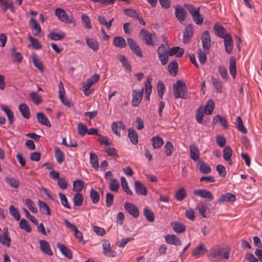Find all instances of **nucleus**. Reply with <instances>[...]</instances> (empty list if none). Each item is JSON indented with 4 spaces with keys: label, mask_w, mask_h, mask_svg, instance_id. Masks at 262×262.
Returning a JSON list of instances; mask_svg holds the SVG:
<instances>
[{
    "label": "nucleus",
    "mask_w": 262,
    "mask_h": 262,
    "mask_svg": "<svg viewBox=\"0 0 262 262\" xmlns=\"http://www.w3.org/2000/svg\"><path fill=\"white\" fill-rule=\"evenodd\" d=\"M59 96L61 101L67 106L70 107L74 105L73 102L70 101L67 98L64 97L65 91L63 85L61 81H60L59 85Z\"/></svg>",
    "instance_id": "0eeeda50"
},
{
    "label": "nucleus",
    "mask_w": 262,
    "mask_h": 262,
    "mask_svg": "<svg viewBox=\"0 0 262 262\" xmlns=\"http://www.w3.org/2000/svg\"><path fill=\"white\" fill-rule=\"evenodd\" d=\"M213 29L215 35L221 38H224L228 35H230L227 33V30L223 26L219 24H215L213 26Z\"/></svg>",
    "instance_id": "9d476101"
},
{
    "label": "nucleus",
    "mask_w": 262,
    "mask_h": 262,
    "mask_svg": "<svg viewBox=\"0 0 262 262\" xmlns=\"http://www.w3.org/2000/svg\"><path fill=\"white\" fill-rule=\"evenodd\" d=\"M77 130L78 134L81 136H84L88 132V129L86 126L82 123H80L78 124Z\"/></svg>",
    "instance_id": "338daca9"
},
{
    "label": "nucleus",
    "mask_w": 262,
    "mask_h": 262,
    "mask_svg": "<svg viewBox=\"0 0 262 262\" xmlns=\"http://www.w3.org/2000/svg\"><path fill=\"white\" fill-rule=\"evenodd\" d=\"M25 201L26 205L32 212L34 213L37 212V208L36 207L35 204L32 200L30 199H27Z\"/></svg>",
    "instance_id": "0e129e2a"
},
{
    "label": "nucleus",
    "mask_w": 262,
    "mask_h": 262,
    "mask_svg": "<svg viewBox=\"0 0 262 262\" xmlns=\"http://www.w3.org/2000/svg\"><path fill=\"white\" fill-rule=\"evenodd\" d=\"M152 145L154 148H159L161 147L163 143V139L159 136L154 137L151 139Z\"/></svg>",
    "instance_id": "c03bdc74"
},
{
    "label": "nucleus",
    "mask_w": 262,
    "mask_h": 262,
    "mask_svg": "<svg viewBox=\"0 0 262 262\" xmlns=\"http://www.w3.org/2000/svg\"><path fill=\"white\" fill-rule=\"evenodd\" d=\"M5 181L11 187L17 188L19 186V182L13 177H6Z\"/></svg>",
    "instance_id": "09e8293b"
},
{
    "label": "nucleus",
    "mask_w": 262,
    "mask_h": 262,
    "mask_svg": "<svg viewBox=\"0 0 262 262\" xmlns=\"http://www.w3.org/2000/svg\"><path fill=\"white\" fill-rule=\"evenodd\" d=\"M166 242L170 245H180L181 239L174 234H167L165 236Z\"/></svg>",
    "instance_id": "412c9836"
},
{
    "label": "nucleus",
    "mask_w": 262,
    "mask_h": 262,
    "mask_svg": "<svg viewBox=\"0 0 262 262\" xmlns=\"http://www.w3.org/2000/svg\"><path fill=\"white\" fill-rule=\"evenodd\" d=\"M28 37L33 48L36 50L40 49L41 48V45L37 39L34 38L32 36H29Z\"/></svg>",
    "instance_id": "774afa93"
},
{
    "label": "nucleus",
    "mask_w": 262,
    "mask_h": 262,
    "mask_svg": "<svg viewBox=\"0 0 262 262\" xmlns=\"http://www.w3.org/2000/svg\"><path fill=\"white\" fill-rule=\"evenodd\" d=\"M127 43L132 51L138 56L142 57L143 56L141 49L137 44L136 42L131 38L127 39Z\"/></svg>",
    "instance_id": "9b49d317"
},
{
    "label": "nucleus",
    "mask_w": 262,
    "mask_h": 262,
    "mask_svg": "<svg viewBox=\"0 0 262 262\" xmlns=\"http://www.w3.org/2000/svg\"><path fill=\"white\" fill-rule=\"evenodd\" d=\"M207 251L205 246L203 244H200L191 252L192 256L195 258H199L202 255L205 254Z\"/></svg>",
    "instance_id": "a211bd4d"
},
{
    "label": "nucleus",
    "mask_w": 262,
    "mask_h": 262,
    "mask_svg": "<svg viewBox=\"0 0 262 262\" xmlns=\"http://www.w3.org/2000/svg\"><path fill=\"white\" fill-rule=\"evenodd\" d=\"M124 209L127 212L135 218H138L139 211L138 208L133 203L126 202L124 204Z\"/></svg>",
    "instance_id": "1a4fd4ad"
},
{
    "label": "nucleus",
    "mask_w": 262,
    "mask_h": 262,
    "mask_svg": "<svg viewBox=\"0 0 262 262\" xmlns=\"http://www.w3.org/2000/svg\"><path fill=\"white\" fill-rule=\"evenodd\" d=\"M168 54L169 56L176 55L178 57H181L184 53V50L180 48L179 47H174L169 50Z\"/></svg>",
    "instance_id": "f704fd0d"
},
{
    "label": "nucleus",
    "mask_w": 262,
    "mask_h": 262,
    "mask_svg": "<svg viewBox=\"0 0 262 262\" xmlns=\"http://www.w3.org/2000/svg\"><path fill=\"white\" fill-rule=\"evenodd\" d=\"M118 59L122 63V65L126 69L131 71L132 67L126 57L123 55H118Z\"/></svg>",
    "instance_id": "8fccbe9b"
},
{
    "label": "nucleus",
    "mask_w": 262,
    "mask_h": 262,
    "mask_svg": "<svg viewBox=\"0 0 262 262\" xmlns=\"http://www.w3.org/2000/svg\"><path fill=\"white\" fill-rule=\"evenodd\" d=\"M136 192L139 195H146L147 189L146 187L139 181H135L134 184Z\"/></svg>",
    "instance_id": "f3484780"
},
{
    "label": "nucleus",
    "mask_w": 262,
    "mask_h": 262,
    "mask_svg": "<svg viewBox=\"0 0 262 262\" xmlns=\"http://www.w3.org/2000/svg\"><path fill=\"white\" fill-rule=\"evenodd\" d=\"M32 59L34 66L41 73L43 72V66L42 63L37 58L35 54L32 55Z\"/></svg>",
    "instance_id": "49530a36"
},
{
    "label": "nucleus",
    "mask_w": 262,
    "mask_h": 262,
    "mask_svg": "<svg viewBox=\"0 0 262 262\" xmlns=\"http://www.w3.org/2000/svg\"><path fill=\"white\" fill-rule=\"evenodd\" d=\"M86 41L88 47L94 51H97L99 49V43L94 38H86Z\"/></svg>",
    "instance_id": "79ce46f5"
},
{
    "label": "nucleus",
    "mask_w": 262,
    "mask_h": 262,
    "mask_svg": "<svg viewBox=\"0 0 262 262\" xmlns=\"http://www.w3.org/2000/svg\"><path fill=\"white\" fill-rule=\"evenodd\" d=\"M38 122L47 127H51V124L48 118L42 113H37L36 114Z\"/></svg>",
    "instance_id": "cd10ccee"
},
{
    "label": "nucleus",
    "mask_w": 262,
    "mask_h": 262,
    "mask_svg": "<svg viewBox=\"0 0 262 262\" xmlns=\"http://www.w3.org/2000/svg\"><path fill=\"white\" fill-rule=\"evenodd\" d=\"M175 16L180 23H182L186 19V12L181 6L177 5L175 9Z\"/></svg>",
    "instance_id": "4468645a"
},
{
    "label": "nucleus",
    "mask_w": 262,
    "mask_h": 262,
    "mask_svg": "<svg viewBox=\"0 0 262 262\" xmlns=\"http://www.w3.org/2000/svg\"><path fill=\"white\" fill-rule=\"evenodd\" d=\"M224 43L226 52L231 54L233 48V41L231 35H228L224 38Z\"/></svg>",
    "instance_id": "aec40b11"
},
{
    "label": "nucleus",
    "mask_w": 262,
    "mask_h": 262,
    "mask_svg": "<svg viewBox=\"0 0 262 262\" xmlns=\"http://www.w3.org/2000/svg\"><path fill=\"white\" fill-rule=\"evenodd\" d=\"M229 71L232 77L235 79L236 75V60L233 56H231L229 60Z\"/></svg>",
    "instance_id": "7c9ffc66"
},
{
    "label": "nucleus",
    "mask_w": 262,
    "mask_h": 262,
    "mask_svg": "<svg viewBox=\"0 0 262 262\" xmlns=\"http://www.w3.org/2000/svg\"><path fill=\"white\" fill-rule=\"evenodd\" d=\"M66 36V34L64 32H60L59 33L51 32L48 35V37L50 38L51 40H60L63 39Z\"/></svg>",
    "instance_id": "58836bf2"
},
{
    "label": "nucleus",
    "mask_w": 262,
    "mask_h": 262,
    "mask_svg": "<svg viewBox=\"0 0 262 262\" xmlns=\"http://www.w3.org/2000/svg\"><path fill=\"white\" fill-rule=\"evenodd\" d=\"M236 121L237 123V128L238 129V130L243 134H246L247 129L244 125V123H243V122L242 121L241 117L239 116H238L236 118Z\"/></svg>",
    "instance_id": "69168bd1"
},
{
    "label": "nucleus",
    "mask_w": 262,
    "mask_h": 262,
    "mask_svg": "<svg viewBox=\"0 0 262 262\" xmlns=\"http://www.w3.org/2000/svg\"><path fill=\"white\" fill-rule=\"evenodd\" d=\"M186 195L187 193L185 189L181 188L176 191L174 198L177 201H182L185 198Z\"/></svg>",
    "instance_id": "37998d69"
},
{
    "label": "nucleus",
    "mask_w": 262,
    "mask_h": 262,
    "mask_svg": "<svg viewBox=\"0 0 262 262\" xmlns=\"http://www.w3.org/2000/svg\"><path fill=\"white\" fill-rule=\"evenodd\" d=\"M119 187V183L115 179H110L109 189L114 192H117Z\"/></svg>",
    "instance_id": "680f3d73"
},
{
    "label": "nucleus",
    "mask_w": 262,
    "mask_h": 262,
    "mask_svg": "<svg viewBox=\"0 0 262 262\" xmlns=\"http://www.w3.org/2000/svg\"><path fill=\"white\" fill-rule=\"evenodd\" d=\"M198 58L201 64H204L207 60V56L206 54L208 53L207 51H203L201 49H199L198 50Z\"/></svg>",
    "instance_id": "864d4df0"
},
{
    "label": "nucleus",
    "mask_w": 262,
    "mask_h": 262,
    "mask_svg": "<svg viewBox=\"0 0 262 262\" xmlns=\"http://www.w3.org/2000/svg\"><path fill=\"white\" fill-rule=\"evenodd\" d=\"M230 252L229 250L225 249H218L214 250L210 253V257L213 258H225L227 259L229 258Z\"/></svg>",
    "instance_id": "39448f33"
},
{
    "label": "nucleus",
    "mask_w": 262,
    "mask_h": 262,
    "mask_svg": "<svg viewBox=\"0 0 262 262\" xmlns=\"http://www.w3.org/2000/svg\"><path fill=\"white\" fill-rule=\"evenodd\" d=\"M193 30L192 26L189 25L185 27L184 34L183 42L184 43H188L193 36Z\"/></svg>",
    "instance_id": "2eb2a0df"
},
{
    "label": "nucleus",
    "mask_w": 262,
    "mask_h": 262,
    "mask_svg": "<svg viewBox=\"0 0 262 262\" xmlns=\"http://www.w3.org/2000/svg\"><path fill=\"white\" fill-rule=\"evenodd\" d=\"M168 52L165 45L162 44L158 49V55L162 65H165L168 61Z\"/></svg>",
    "instance_id": "20e7f679"
},
{
    "label": "nucleus",
    "mask_w": 262,
    "mask_h": 262,
    "mask_svg": "<svg viewBox=\"0 0 262 262\" xmlns=\"http://www.w3.org/2000/svg\"><path fill=\"white\" fill-rule=\"evenodd\" d=\"M64 223L67 227L71 230L74 231V236L76 238L78 239L79 241H82L83 239V234L73 224L71 223L67 219L64 220Z\"/></svg>",
    "instance_id": "f8f14e48"
},
{
    "label": "nucleus",
    "mask_w": 262,
    "mask_h": 262,
    "mask_svg": "<svg viewBox=\"0 0 262 262\" xmlns=\"http://www.w3.org/2000/svg\"><path fill=\"white\" fill-rule=\"evenodd\" d=\"M214 108V102L212 100H209L207 102L204 111L207 115H210L213 112Z\"/></svg>",
    "instance_id": "5fc2aeb1"
},
{
    "label": "nucleus",
    "mask_w": 262,
    "mask_h": 262,
    "mask_svg": "<svg viewBox=\"0 0 262 262\" xmlns=\"http://www.w3.org/2000/svg\"><path fill=\"white\" fill-rule=\"evenodd\" d=\"M18 109L24 118L29 119L30 117V109L26 103H23L19 104Z\"/></svg>",
    "instance_id": "bb28decb"
},
{
    "label": "nucleus",
    "mask_w": 262,
    "mask_h": 262,
    "mask_svg": "<svg viewBox=\"0 0 262 262\" xmlns=\"http://www.w3.org/2000/svg\"><path fill=\"white\" fill-rule=\"evenodd\" d=\"M174 97L176 99L187 98V88L185 82L181 80H178L176 84L172 86Z\"/></svg>",
    "instance_id": "f257e3e1"
},
{
    "label": "nucleus",
    "mask_w": 262,
    "mask_h": 262,
    "mask_svg": "<svg viewBox=\"0 0 262 262\" xmlns=\"http://www.w3.org/2000/svg\"><path fill=\"white\" fill-rule=\"evenodd\" d=\"M9 212L12 216H13L15 220L19 221L20 219V215L18 212V209L13 205L9 207Z\"/></svg>",
    "instance_id": "603ef678"
},
{
    "label": "nucleus",
    "mask_w": 262,
    "mask_h": 262,
    "mask_svg": "<svg viewBox=\"0 0 262 262\" xmlns=\"http://www.w3.org/2000/svg\"><path fill=\"white\" fill-rule=\"evenodd\" d=\"M40 244V250L45 253L51 256L53 254L51 250L50 245L48 242L44 240H40L39 242Z\"/></svg>",
    "instance_id": "393cba45"
},
{
    "label": "nucleus",
    "mask_w": 262,
    "mask_h": 262,
    "mask_svg": "<svg viewBox=\"0 0 262 262\" xmlns=\"http://www.w3.org/2000/svg\"><path fill=\"white\" fill-rule=\"evenodd\" d=\"M213 123L214 124L219 123L225 128H227L228 127V122L226 119L225 117H222L220 115H217L214 117Z\"/></svg>",
    "instance_id": "2f4dec72"
},
{
    "label": "nucleus",
    "mask_w": 262,
    "mask_h": 262,
    "mask_svg": "<svg viewBox=\"0 0 262 262\" xmlns=\"http://www.w3.org/2000/svg\"><path fill=\"white\" fill-rule=\"evenodd\" d=\"M178 64L176 60H173L167 66V69L171 75L175 76L178 74Z\"/></svg>",
    "instance_id": "473e14b6"
},
{
    "label": "nucleus",
    "mask_w": 262,
    "mask_h": 262,
    "mask_svg": "<svg viewBox=\"0 0 262 262\" xmlns=\"http://www.w3.org/2000/svg\"><path fill=\"white\" fill-rule=\"evenodd\" d=\"M236 200V196L234 194L231 193H226L222 195L219 199V203H222L224 201H228V202H234Z\"/></svg>",
    "instance_id": "c9c22d12"
},
{
    "label": "nucleus",
    "mask_w": 262,
    "mask_h": 262,
    "mask_svg": "<svg viewBox=\"0 0 262 262\" xmlns=\"http://www.w3.org/2000/svg\"><path fill=\"white\" fill-rule=\"evenodd\" d=\"M55 15L62 22L64 23H74L75 20L71 15H69L67 12L62 9L57 8L55 10Z\"/></svg>",
    "instance_id": "7ed1b4c3"
},
{
    "label": "nucleus",
    "mask_w": 262,
    "mask_h": 262,
    "mask_svg": "<svg viewBox=\"0 0 262 262\" xmlns=\"http://www.w3.org/2000/svg\"><path fill=\"white\" fill-rule=\"evenodd\" d=\"M140 34L142 36L143 41L146 45L155 46L157 41L155 34H151L144 29L140 30Z\"/></svg>",
    "instance_id": "f03ea898"
},
{
    "label": "nucleus",
    "mask_w": 262,
    "mask_h": 262,
    "mask_svg": "<svg viewBox=\"0 0 262 262\" xmlns=\"http://www.w3.org/2000/svg\"><path fill=\"white\" fill-rule=\"evenodd\" d=\"M144 89L141 90H134L132 92L133 99L132 105L134 106H138L139 105L143 96Z\"/></svg>",
    "instance_id": "423d86ee"
},
{
    "label": "nucleus",
    "mask_w": 262,
    "mask_h": 262,
    "mask_svg": "<svg viewBox=\"0 0 262 262\" xmlns=\"http://www.w3.org/2000/svg\"><path fill=\"white\" fill-rule=\"evenodd\" d=\"M190 155L192 160L199 161L200 160V151L195 144H191L190 146Z\"/></svg>",
    "instance_id": "5701e85b"
},
{
    "label": "nucleus",
    "mask_w": 262,
    "mask_h": 262,
    "mask_svg": "<svg viewBox=\"0 0 262 262\" xmlns=\"http://www.w3.org/2000/svg\"><path fill=\"white\" fill-rule=\"evenodd\" d=\"M90 163L92 166L96 170H98L99 167V164L98 162V158L97 155L93 152L90 153Z\"/></svg>",
    "instance_id": "ea45409f"
},
{
    "label": "nucleus",
    "mask_w": 262,
    "mask_h": 262,
    "mask_svg": "<svg viewBox=\"0 0 262 262\" xmlns=\"http://www.w3.org/2000/svg\"><path fill=\"white\" fill-rule=\"evenodd\" d=\"M90 198L94 204H96L99 201L100 194L98 191L92 188L90 190Z\"/></svg>",
    "instance_id": "6e6d98bb"
},
{
    "label": "nucleus",
    "mask_w": 262,
    "mask_h": 262,
    "mask_svg": "<svg viewBox=\"0 0 262 262\" xmlns=\"http://www.w3.org/2000/svg\"><path fill=\"white\" fill-rule=\"evenodd\" d=\"M143 214L146 219L149 222H152L155 220V215L153 212L148 208L146 207L143 210Z\"/></svg>",
    "instance_id": "de8ad7c7"
},
{
    "label": "nucleus",
    "mask_w": 262,
    "mask_h": 262,
    "mask_svg": "<svg viewBox=\"0 0 262 262\" xmlns=\"http://www.w3.org/2000/svg\"><path fill=\"white\" fill-rule=\"evenodd\" d=\"M194 194L203 199H207L210 200H212L214 199L211 192L206 189H196L194 191Z\"/></svg>",
    "instance_id": "dca6fc26"
},
{
    "label": "nucleus",
    "mask_w": 262,
    "mask_h": 262,
    "mask_svg": "<svg viewBox=\"0 0 262 262\" xmlns=\"http://www.w3.org/2000/svg\"><path fill=\"white\" fill-rule=\"evenodd\" d=\"M11 57L13 58V61L14 62L20 63L23 59L21 54L20 53L16 52L15 47H13L11 49Z\"/></svg>",
    "instance_id": "a19ab883"
},
{
    "label": "nucleus",
    "mask_w": 262,
    "mask_h": 262,
    "mask_svg": "<svg viewBox=\"0 0 262 262\" xmlns=\"http://www.w3.org/2000/svg\"><path fill=\"white\" fill-rule=\"evenodd\" d=\"M212 83L213 84L216 91L221 93L222 92V84L221 81L214 76H211Z\"/></svg>",
    "instance_id": "3c124183"
},
{
    "label": "nucleus",
    "mask_w": 262,
    "mask_h": 262,
    "mask_svg": "<svg viewBox=\"0 0 262 262\" xmlns=\"http://www.w3.org/2000/svg\"><path fill=\"white\" fill-rule=\"evenodd\" d=\"M84 183L80 180H77L73 182V190L77 192L81 191L84 188Z\"/></svg>",
    "instance_id": "bf43d9fd"
},
{
    "label": "nucleus",
    "mask_w": 262,
    "mask_h": 262,
    "mask_svg": "<svg viewBox=\"0 0 262 262\" xmlns=\"http://www.w3.org/2000/svg\"><path fill=\"white\" fill-rule=\"evenodd\" d=\"M121 186L123 189V190L128 194V195H132L133 192L130 190L128 186L127 182L126 180V179L122 177L121 178Z\"/></svg>",
    "instance_id": "052dcab7"
},
{
    "label": "nucleus",
    "mask_w": 262,
    "mask_h": 262,
    "mask_svg": "<svg viewBox=\"0 0 262 262\" xmlns=\"http://www.w3.org/2000/svg\"><path fill=\"white\" fill-rule=\"evenodd\" d=\"M29 24L30 28H32L33 30L35 31V32L34 33L35 35H37L41 32L40 26L35 18H31L29 20Z\"/></svg>",
    "instance_id": "72a5a7b5"
},
{
    "label": "nucleus",
    "mask_w": 262,
    "mask_h": 262,
    "mask_svg": "<svg viewBox=\"0 0 262 262\" xmlns=\"http://www.w3.org/2000/svg\"><path fill=\"white\" fill-rule=\"evenodd\" d=\"M0 5L1 7L5 12L8 9L12 12H15V8L11 1H0Z\"/></svg>",
    "instance_id": "4c0bfd02"
},
{
    "label": "nucleus",
    "mask_w": 262,
    "mask_h": 262,
    "mask_svg": "<svg viewBox=\"0 0 262 262\" xmlns=\"http://www.w3.org/2000/svg\"><path fill=\"white\" fill-rule=\"evenodd\" d=\"M197 165L201 173L208 174L211 171L210 167L204 161L199 160Z\"/></svg>",
    "instance_id": "4be33fe9"
},
{
    "label": "nucleus",
    "mask_w": 262,
    "mask_h": 262,
    "mask_svg": "<svg viewBox=\"0 0 262 262\" xmlns=\"http://www.w3.org/2000/svg\"><path fill=\"white\" fill-rule=\"evenodd\" d=\"M171 226L175 232L181 233L186 230L185 226L182 223L178 222H172Z\"/></svg>",
    "instance_id": "a878e982"
},
{
    "label": "nucleus",
    "mask_w": 262,
    "mask_h": 262,
    "mask_svg": "<svg viewBox=\"0 0 262 262\" xmlns=\"http://www.w3.org/2000/svg\"><path fill=\"white\" fill-rule=\"evenodd\" d=\"M114 46L121 49L124 48L126 46V43L125 39L122 36H116L113 40Z\"/></svg>",
    "instance_id": "e433bc0d"
},
{
    "label": "nucleus",
    "mask_w": 262,
    "mask_h": 262,
    "mask_svg": "<svg viewBox=\"0 0 262 262\" xmlns=\"http://www.w3.org/2000/svg\"><path fill=\"white\" fill-rule=\"evenodd\" d=\"M102 247L105 255L109 257H115L116 252L111 249V245L109 241L105 239L103 241Z\"/></svg>",
    "instance_id": "ddd939ff"
},
{
    "label": "nucleus",
    "mask_w": 262,
    "mask_h": 262,
    "mask_svg": "<svg viewBox=\"0 0 262 262\" xmlns=\"http://www.w3.org/2000/svg\"><path fill=\"white\" fill-rule=\"evenodd\" d=\"M158 95L161 99H163L165 91V87L162 81L159 80L157 85Z\"/></svg>",
    "instance_id": "13d9d810"
},
{
    "label": "nucleus",
    "mask_w": 262,
    "mask_h": 262,
    "mask_svg": "<svg viewBox=\"0 0 262 262\" xmlns=\"http://www.w3.org/2000/svg\"><path fill=\"white\" fill-rule=\"evenodd\" d=\"M128 131V137L129 138L130 142L135 145H136L138 142V135L137 132L131 128H129L127 130Z\"/></svg>",
    "instance_id": "c85d7f7f"
},
{
    "label": "nucleus",
    "mask_w": 262,
    "mask_h": 262,
    "mask_svg": "<svg viewBox=\"0 0 262 262\" xmlns=\"http://www.w3.org/2000/svg\"><path fill=\"white\" fill-rule=\"evenodd\" d=\"M201 40L204 50L209 52L211 44V38L208 31H205L203 33Z\"/></svg>",
    "instance_id": "6e6552de"
},
{
    "label": "nucleus",
    "mask_w": 262,
    "mask_h": 262,
    "mask_svg": "<svg viewBox=\"0 0 262 262\" xmlns=\"http://www.w3.org/2000/svg\"><path fill=\"white\" fill-rule=\"evenodd\" d=\"M55 157L58 163H61L64 160L63 153L59 148L55 149Z\"/></svg>",
    "instance_id": "e2e57ef3"
},
{
    "label": "nucleus",
    "mask_w": 262,
    "mask_h": 262,
    "mask_svg": "<svg viewBox=\"0 0 262 262\" xmlns=\"http://www.w3.org/2000/svg\"><path fill=\"white\" fill-rule=\"evenodd\" d=\"M112 129L114 134L120 137V130H124L125 126L121 121L114 122L112 124Z\"/></svg>",
    "instance_id": "6ab92c4d"
},
{
    "label": "nucleus",
    "mask_w": 262,
    "mask_h": 262,
    "mask_svg": "<svg viewBox=\"0 0 262 262\" xmlns=\"http://www.w3.org/2000/svg\"><path fill=\"white\" fill-rule=\"evenodd\" d=\"M19 225L21 229L24 230L27 232H31L32 231V228L29 223L25 219L20 220Z\"/></svg>",
    "instance_id": "a18cd8bd"
},
{
    "label": "nucleus",
    "mask_w": 262,
    "mask_h": 262,
    "mask_svg": "<svg viewBox=\"0 0 262 262\" xmlns=\"http://www.w3.org/2000/svg\"><path fill=\"white\" fill-rule=\"evenodd\" d=\"M57 247L59 249L61 253L69 259L72 258V253L70 249L64 245L58 243Z\"/></svg>",
    "instance_id": "b1692460"
},
{
    "label": "nucleus",
    "mask_w": 262,
    "mask_h": 262,
    "mask_svg": "<svg viewBox=\"0 0 262 262\" xmlns=\"http://www.w3.org/2000/svg\"><path fill=\"white\" fill-rule=\"evenodd\" d=\"M83 202V197L81 193H76L73 198V202L75 206H80Z\"/></svg>",
    "instance_id": "4d7b16f0"
},
{
    "label": "nucleus",
    "mask_w": 262,
    "mask_h": 262,
    "mask_svg": "<svg viewBox=\"0 0 262 262\" xmlns=\"http://www.w3.org/2000/svg\"><path fill=\"white\" fill-rule=\"evenodd\" d=\"M232 155V150L229 146H226L223 149V158L227 161L230 165L232 164L231 157Z\"/></svg>",
    "instance_id": "c756f323"
}]
</instances>
